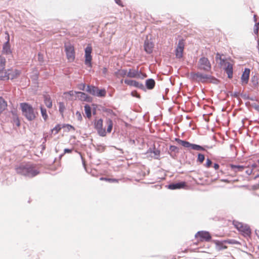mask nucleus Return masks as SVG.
<instances>
[{
	"label": "nucleus",
	"instance_id": "obj_1",
	"mask_svg": "<svg viewBox=\"0 0 259 259\" xmlns=\"http://www.w3.org/2000/svg\"><path fill=\"white\" fill-rule=\"evenodd\" d=\"M17 172L25 176L33 177L39 172L38 167L34 164H26L21 165L16 168Z\"/></svg>",
	"mask_w": 259,
	"mask_h": 259
},
{
	"label": "nucleus",
	"instance_id": "obj_2",
	"mask_svg": "<svg viewBox=\"0 0 259 259\" xmlns=\"http://www.w3.org/2000/svg\"><path fill=\"white\" fill-rule=\"evenodd\" d=\"M20 107L23 114L28 120H33L36 118L37 113L34 111V109L30 104L27 103H22L20 104Z\"/></svg>",
	"mask_w": 259,
	"mask_h": 259
},
{
	"label": "nucleus",
	"instance_id": "obj_3",
	"mask_svg": "<svg viewBox=\"0 0 259 259\" xmlns=\"http://www.w3.org/2000/svg\"><path fill=\"white\" fill-rule=\"evenodd\" d=\"M233 224L235 227L245 237H250L251 231L250 227L246 225H244L241 223L238 222H234Z\"/></svg>",
	"mask_w": 259,
	"mask_h": 259
},
{
	"label": "nucleus",
	"instance_id": "obj_4",
	"mask_svg": "<svg viewBox=\"0 0 259 259\" xmlns=\"http://www.w3.org/2000/svg\"><path fill=\"white\" fill-rule=\"evenodd\" d=\"M175 141L179 144L183 146L185 148H191L192 149L196 150V151H204L205 148L203 147L194 144H191L189 142L182 140L179 138H176Z\"/></svg>",
	"mask_w": 259,
	"mask_h": 259
},
{
	"label": "nucleus",
	"instance_id": "obj_5",
	"mask_svg": "<svg viewBox=\"0 0 259 259\" xmlns=\"http://www.w3.org/2000/svg\"><path fill=\"white\" fill-rule=\"evenodd\" d=\"M20 70L16 69H9L6 70L5 75L3 76L2 80L14 79L17 78L20 75Z\"/></svg>",
	"mask_w": 259,
	"mask_h": 259
},
{
	"label": "nucleus",
	"instance_id": "obj_6",
	"mask_svg": "<svg viewBox=\"0 0 259 259\" xmlns=\"http://www.w3.org/2000/svg\"><path fill=\"white\" fill-rule=\"evenodd\" d=\"M94 127L100 136L105 137L106 135V130L103 127V120L102 119L95 120Z\"/></svg>",
	"mask_w": 259,
	"mask_h": 259
},
{
	"label": "nucleus",
	"instance_id": "obj_7",
	"mask_svg": "<svg viewBox=\"0 0 259 259\" xmlns=\"http://www.w3.org/2000/svg\"><path fill=\"white\" fill-rule=\"evenodd\" d=\"M195 238L197 239L198 242H208L211 239L210 233L207 231H199L195 235Z\"/></svg>",
	"mask_w": 259,
	"mask_h": 259
},
{
	"label": "nucleus",
	"instance_id": "obj_8",
	"mask_svg": "<svg viewBox=\"0 0 259 259\" xmlns=\"http://www.w3.org/2000/svg\"><path fill=\"white\" fill-rule=\"evenodd\" d=\"M65 50L68 60L69 62H73L75 59L74 47L71 44L65 46Z\"/></svg>",
	"mask_w": 259,
	"mask_h": 259
},
{
	"label": "nucleus",
	"instance_id": "obj_9",
	"mask_svg": "<svg viewBox=\"0 0 259 259\" xmlns=\"http://www.w3.org/2000/svg\"><path fill=\"white\" fill-rule=\"evenodd\" d=\"M127 76L131 78H144L147 77V75L139 71L138 68L137 69H130L127 71Z\"/></svg>",
	"mask_w": 259,
	"mask_h": 259
},
{
	"label": "nucleus",
	"instance_id": "obj_10",
	"mask_svg": "<svg viewBox=\"0 0 259 259\" xmlns=\"http://www.w3.org/2000/svg\"><path fill=\"white\" fill-rule=\"evenodd\" d=\"M199 68L205 71H209L211 69V65L207 58L202 57L199 61Z\"/></svg>",
	"mask_w": 259,
	"mask_h": 259
},
{
	"label": "nucleus",
	"instance_id": "obj_11",
	"mask_svg": "<svg viewBox=\"0 0 259 259\" xmlns=\"http://www.w3.org/2000/svg\"><path fill=\"white\" fill-rule=\"evenodd\" d=\"M92 52V48L90 45H89L85 49V61L84 63L89 67L92 66V57L91 53Z\"/></svg>",
	"mask_w": 259,
	"mask_h": 259
},
{
	"label": "nucleus",
	"instance_id": "obj_12",
	"mask_svg": "<svg viewBox=\"0 0 259 259\" xmlns=\"http://www.w3.org/2000/svg\"><path fill=\"white\" fill-rule=\"evenodd\" d=\"M226 243L229 244H237V242L232 240H225L224 241H220L217 240L214 241V243L219 250L227 248V246L225 245V243Z\"/></svg>",
	"mask_w": 259,
	"mask_h": 259
},
{
	"label": "nucleus",
	"instance_id": "obj_13",
	"mask_svg": "<svg viewBox=\"0 0 259 259\" xmlns=\"http://www.w3.org/2000/svg\"><path fill=\"white\" fill-rule=\"evenodd\" d=\"M184 48V42L183 39L179 41L178 45L176 50V55L177 58H181L183 56Z\"/></svg>",
	"mask_w": 259,
	"mask_h": 259
},
{
	"label": "nucleus",
	"instance_id": "obj_14",
	"mask_svg": "<svg viewBox=\"0 0 259 259\" xmlns=\"http://www.w3.org/2000/svg\"><path fill=\"white\" fill-rule=\"evenodd\" d=\"M6 60L5 57L0 56V80L3 78L5 75L6 70L5 69Z\"/></svg>",
	"mask_w": 259,
	"mask_h": 259
},
{
	"label": "nucleus",
	"instance_id": "obj_15",
	"mask_svg": "<svg viewBox=\"0 0 259 259\" xmlns=\"http://www.w3.org/2000/svg\"><path fill=\"white\" fill-rule=\"evenodd\" d=\"M193 77L198 79L201 82L206 81L210 78V76L207 74H203L201 73L197 72L194 73L193 75Z\"/></svg>",
	"mask_w": 259,
	"mask_h": 259
},
{
	"label": "nucleus",
	"instance_id": "obj_16",
	"mask_svg": "<svg viewBox=\"0 0 259 259\" xmlns=\"http://www.w3.org/2000/svg\"><path fill=\"white\" fill-rule=\"evenodd\" d=\"M250 71L249 69H245L241 77L242 84H246L248 83Z\"/></svg>",
	"mask_w": 259,
	"mask_h": 259
},
{
	"label": "nucleus",
	"instance_id": "obj_17",
	"mask_svg": "<svg viewBox=\"0 0 259 259\" xmlns=\"http://www.w3.org/2000/svg\"><path fill=\"white\" fill-rule=\"evenodd\" d=\"M186 186V183L185 182H181L177 183H172L168 186V188L170 190L180 189L184 188Z\"/></svg>",
	"mask_w": 259,
	"mask_h": 259
},
{
	"label": "nucleus",
	"instance_id": "obj_18",
	"mask_svg": "<svg viewBox=\"0 0 259 259\" xmlns=\"http://www.w3.org/2000/svg\"><path fill=\"white\" fill-rule=\"evenodd\" d=\"M223 62L225 63V66H226L225 69L226 73L228 74V76L229 78H232L233 77V65L229 62H225L223 61Z\"/></svg>",
	"mask_w": 259,
	"mask_h": 259
},
{
	"label": "nucleus",
	"instance_id": "obj_19",
	"mask_svg": "<svg viewBox=\"0 0 259 259\" xmlns=\"http://www.w3.org/2000/svg\"><path fill=\"white\" fill-rule=\"evenodd\" d=\"M124 83L130 86H133L140 89H142L144 87L142 83L136 80L125 79Z\"/></svg>",
	"mask_w": 259,
	"mask_h": 259
},
{
	"label": "nucleus",
	"instance_id": "obj_20",
	"mask_svg": "<svg viewBox=\"0 0 259 259\" xmlns=\"http://www.w3.org/2000/svg\"><path fill=\"white\" fill-rule=\"evenodd\" d=\"M75 93L78 95L77 97L80 101L87 102L91 101V98L85 93L80 92H75Z\"/></svg>",
	"mask_w": 259,
	"mask_h": 259
},
{
	"label": "nucleus",
	"instance_id": "obj_21",
	"mask_svg": "<svg viewBox=\"0 0 259 259\" xmlns=\"http://www.w3.org/2000/svg\"><path fill=\"white\" fill-rule=\"evenodd\" d=\"M154 45L152 42H150L149 40H146L144 43V50L149 54L152 52Z\"/></svg>",
	"mask_w": 259,
	"mask_h": 259
},
{
	"label": "nucleus",
	"instance_id": "obj_22",
	"mask_svg": "<svg viewBox=\"0 0 259 259\" xmlns=\"http://www.w3.org/2000/svg\"><path fill=\"white\" fill-rule=\"evenodd\" d=\"M7 34L8 35V40L3 46V52L6 54H9L11 53L10 45L9 44L10 37L9 34L8 33H7Z\"/></svg>",
	"mask_w": 259,
	"mask_h": 259
},
{
	"label": "nucleus",
	"instance_id": "obj_23",
	"mask_svg": "<svg viewBox=\"0 0 259 259\" xmlns=\"http://www.w3.org/2000/svg\"><path fill=\"white\" fill-rule=\"evenodd\" d=\"M229 167L231 168V170L234 172L235 173L242 171L245 168V166H244L239 165H234L233 164H230L229 165Z\"/></svg>",
	"mask_w": 259,
	"mask_h": 259
},
{
	"label": "nucleus",
	"instance_id": "obj_24",
	"mask_svg": "<svg viewBox=\"0 0 259 259\" xmlns=\"http://www.w3.org/2000/svg\"><path fill=\"white\" fill-rule=\"evenodd\" d=\"M7 107V102L4 99L0 97V114L5 111Z\"/></svg>",
	"mask_w": 259,
	"mask_h": 259
},
{
	"label": "nucleus",
	"instance_id": "obj_25",
	"mask_svg": "<svg viewBox=\"0 0 259 259\" xmlns=\"http://www.w3.org/2000/svg\"><path fill=\"white\" fill-rule=\"evenodd\" d=\"M44 102L46 106L51 108L52 107V102L51 97L49 95L44 96Z\"/></svg>",
	"mask_w": 259,
	"mask_h": 259
},
{
	"label": "nucleus",
	"instance_id": "obj_26",
	"mask_svg": "<svg viewBox=\"0 0 259 259\" xmlns=\"http://www.w3.org/2000/svg\"><path fill=\"white\" fill-rule=\"evenodd\" d=\"M155 82L153 79H148L146 81V86L149 90L153 89L154 88Z\"/></svg>",
	"mask_w": 259,
	"mask_h": 259
},
{
	"label": "nucleus",
	"instance_id": "obj_27",
	"mask_svg": "<svg viewBox=\"0 0 259 259\" xmlns=\"http://www.w3.org/2000/svg\"><path fill=\"white\" fill-rule=\"evenodd\" d=\"M87 91L94 96H96L98 91V88L94 86L88 85Z\"/></svg>",
	"mask_w": 259,
	"mask_h": 259
},
{
	"label": "nucleus",
	"instance_id": "obj_28",
	"mask_svg": "<svg viewBox=\"0 0 259 259\" xmlns=\"http://www.w3.org/2000/svg\"><path fill=\"white\" fill-rule=\"evenodd\" d=\"M106 124L107 126V132L108 133H110L112 131L113 127L112 120L110 118H108L106 121Z\"/></svg>",
	"mask_w": 259,
	"mask_h": 259
},
{
	"label": "nucleus",
	"instance_id": "obj_29",
	"mask_svg": "<svg viewBox=\"0 0 259 259\" xmlns=\"http://www.w3.org/2000/svg\"><path fill=\"white\" fill-rule=\"evenodd\" d=\"M127 71L125 69H120L118 70L116 73V75L117 77H124L125 76H127Z\"/></svg>",
	"mask_w": 259,
	"mask_h": 259
},
{
	"label": "nucleus",
	"instance_id": "obj_30",
	"mask_svg": "<svg viewBox=\"0 0 259 259\" xmlns=\"http://www.w3.org/2000/svg\"><path fill=\"white\" fill-rule=\"evenodd\" d=\"M84 112L87 117L88 118H91L92 116V111L91 108L89 105H85L84 106Z\"/></svg>",
	"mask_w": 259,
	"mask_h": 259
},
{
	"label": "nucleus",
	"instance_id": "obj_31",
	"mask_svg": "<svg viewBox=\"0 0 259 259\" xmlns=\"http://www.w3.org/2000/svg\"><path fill=\"white\" fill-rule=\"evenodd\" d=\"M62 128V126H61L60 124L56 125L55 127L52 130V134L54 135L57 134L61 131Z\"/></svg>",
	"mask_w": 259,
	"mask_h": 259
},
{
	"label": "nucleus",
	"instance_id": "obj_32",
	"mask_svg": "<svg viewBox=\"0 0 259 259\" xmlns=\"http://www.w3.org/2000/svg\"><path fill=\"white\" fill-rule=\"evenodd\" d=\"M40 108L41 115H42L44 119L46 121L47 120L48 117L47 113V110L46 109L43 108L42 106H41L40 107Z\"/></svg>",
	"mask_w": 259,
	"mask_h": 259
},
{
	"label": "nucleus",
	"instance_id": "obj_33",
	"mask_svg": "<svg viewBox=\"0 0 259 259\" xmlns=\"http://www.w3.org/2000/svg\"><path fill=\"white\" fill-rule=\"evenodd\" d=\"M106 94V92L105 89L99 90L98 89V91L96 94V96L98 97H105Z\"/></svg>",
	"mask_w": 259,
	"mask_h": 259
},
{
	"label": "nucleus",
	"instance_id": "obj_34",
	"mask_svg": "<svg viewBox=\"0 0 259 259\" xmlns=\"http://www.w3.org/2000/svg\"><path fill=\"white\" fill-rule=\"evenodd\" d=\"M65 109V106L63 102H59V110L60 112L62 114V115L63 114L64 111Z\"/></svg>",
	"mask_w": 259,
	"mask_h": 259
},
{
	"label": "nucleus",
	"instance_id": "obj_35",
	"mask_svg": "<svg viewBox=\"0 0 259 259\" xmlns=\"http://www.w3.org/2000/svg\"><path fill=\"white\" fill-rule=\"evenodd\" d=\"M62 128H66V129L68 131H75V128L72 126L70 124H63L62 125Z\"/></svg>",
	"mask_w": 259,
	"mask_h": 259
},
{
	"label": "nucleus",
	"instance_id": "obj_36",
	"mask_svg": "<svg viewBox=\"0 0 259 259\" xmlns=\"http://www.w3.org/2000/svg\"><path fill=\"white\" fill-rule=\"evenodd\" d=\"M205 159L204 155L203 154L199 153L197 157V161L200 163H202Z\"/></svg>",
	"mask_w": 259,
	"mask_h": 259
},
{
	"label": "nucleus",
	"instance_id": "obj_37",
	"mask_svg": "<svg viewBox=\"0 0 259 259\" xmlns=\"http://www.w3.org/2000/svg\"><path fill=\"white\" fill-rule=\"evenodd\" d=\"M212 163L211 160L210 159L207 158L205 163L204 164V166L206 168H209L211 167Z\"/></svg>",
	"mask_w": 259,
	"mask_h": 259
},
{
	"label": "nucleus",
	"instance_id": "obj_38",
	"mask_svg": "<svg viewBox=\"0 0 259 259\" xmlns=\"http://www.w3.org/2000/svg\"><path fill=\"white\" fill-rule=\"evenodd\" d=\"M119 180L116 179H107V181L109 183H118Z\"/></svg>",
	"mask_w": 259,
	"mask_h": 259
},
{
	"label": "nucleus",
	"instance_id": "obj_39",
	"mask_svg": "<svg viewBox=\"0 0 259 259\" xmlns=\"http://www.w3.org/2000/svg\"><path fill=\"white\" fill-rule=\"evenodd\" d=\"M252 81L253 82V84L255 85H256L258 84L257 78L255 76H253L252 78Z\"/></svg>",
	"mask_w": 259,
	"mask_h": 259
},
{
	"label": "nucleus",
	"instance_id": "obj_40",
	"mask_svg": "<svg viewBox=\"0 0 259 259\" xmlns=\"http://www.w3.org/2000/svg\"><path fill=\"white\" fill-rule=\"evenodd\" d=\"M254 32L256 34H258V24H255L254 27Z\"/></svg>",
	"mask_w": 259,
	"mask_h": 259
},
{
	"label": "nucleus",
	"instance_id": "obj_41",
	"mask_svg": "<svg viewBox=\"0 0 259 259\" xmlns=\"http://www.w3.org/2000/svg\"><path fill=\"white\" fill-rule=\"evenodd\" d=\"M169 149L171 151H177L178 150V148H177V147L175 146H170V148H169Z\"/></svg>",
	"mask_w": 259,
	"mask_h": 259
},
{
	"label": "nucleus",
	"instance_id": "obj_42",
	"mask_svg": "<svg viewBox=\"0 0 259 259\" xmlns=\"http://www.w3.org/2000/svg\"><path fill=\"white\" fill-rule=\"evenodd\" d=\"M85 84L81 83L78 85V88L81 90H84L85 89Z\"/></svg>",
	"mask_w": 259,
	"mask_h": 259
},
{
	"label": "nucleus",
	"instance_id": "obj_43",
	"mask_svg": "<svg viewBox=\"0 0 259 259\" xmlns=\"http://www.w3.org/2000/svg\"><path fill=\"white\" fill-rule=\"evenodd\" d=\"M253 172V168H249L246 170V173L248 175H250Z\"/></svg>",
	"mask_w": 259,
	"mask_h": 259
},
{
	"label": "nucleus",
	"instance_id": "obj_44",
	"mask_svg": "<svg viewBox=\"0 0 259 259\" xmlns=\"http://www.w3.org/2000/svg\"><path fill=\"white\" fill-rule=\"evenodd\" d=\"M38 59L39 62H43V56L42 55L39 53L38 54Z\"/></svg>",
	"mask_w": 259,
	"mask_h": 259
},
{
	"label": "nucleus",
	"instance_id": "obj_45",
	"mask_svg": "<svg viewBox=\"0 0 259 259\" xmlns=\"http://www.w3.org/2000/svg\"><path fill=\"white\" fill-rule=\"evenodd\" d=\"M64 95H69V96H73V95H74V92H73V91H69V92H65V93H64Z\"/></svg>",
	"mask_w": 259,
	"mask_h": 259
},
{
	"label": "nucleus",
	"instance_id": "obj_46",
	"mask_svg": "<svg viewBox=\"0 0 259 259\" xmlns=\"http://www.w3.org/2000/svg\"><path fill=\"white\" fill-rule=\"evenodd\" d=\"M116 3L118 4L119 6H120L121 7H123V5H122V3L121 1V0H115Z\"/></svg>",
	"mask_w": 259,
	"mask_h": 259
},
{
	"label": "nucleus",
	"instance_id": "obj_47",
	"mask_svg": "<svg viewBox=\"0 0 259 259\" xmlns=\"http://www.w3.org/2000/svg\"><path fill=\"white\" fill-rule=\"evenodd\" d=\"M72 149H64V153H70L72 152Z\"/></svg>",
	"mask_w": 259,
	"mask_h": 259
},
{
	"label": "nucleus",
	"instance_id": "obj_48",
	"mask_svg": "<svg viewBox=\"0 0 259 259\" xmlns=\"http://www.w3.org/2000/svg\"><path fill=\"white\" fill-rule=\"evenodd\" d=\"M220 167V165L218 164V163H214V165H213V168L215 169V170H218L219 169Z\"/></svg>",
	"mask_w": 259,
	"mask_h": 259
},
{
	"label": "nucleus",
	"instance_id": "obj_49",
	"mask_svg": "<svg viewBox=\"0 0 259 259\" xmlns=\"http://www.w3.org/2000/svg\"><path fill=\"white\" fill-rule=\"evenodd\" d=\"M102 71H103V73L105 74L107 72V69L106 68L104 67V68H103Z\"/></svg>",
	"mask_w": 259,
	"mask_h": 259
},
{
	"label": "nucleus",
	"instance_id": "obj_50",
	"mask_svg": "<svg viewBox=\"0 0 259 259\" xmlns=\"http://www.w3.org/2000/svg\"><path fill=\"white\" fill-rule=\"evenodd\" d=\"M107 179L108 178L102 177V178H100V180L101 181H105L107 182Z\"/></svg>",
	"mask_w": 259,
	"mask_h": 259
},
{
	"label": "nucleus",
	"instance_id": "obj_51",
	"mask_svg": "<svg viewBox=\"0 0 259 259\" xmlns=\"http://www.w3.org/2000/svg\"><path fill=\"white\" fill-rule=\"evenodd\" d=\"M76 114H78V117L80 118H81V114L80 113H79L78 112H76Z\"/></svg>",
	"mask_w": 259,
	"mask_h": 259
},
{
	"label": "nucleus",
	"instance_id": "obj_52",
	"mask_svg": "<svg viewBox=\"0 0 259 259\" xmlns=\"http://www.w3.org/2000/svg\"><path fill=\"white\" fill-rule=\"evenodd\" d=\"M252 167H253V168H252L253 169V168L256 167V165H255V164H253V165H252Z\"/></svg>",
	"mask_w": 259,
	"mask_h": 259
},
{
	"label": "nucleus",
	"instance_id": "obj_53",
	"mask_svg": "<svg viewBox=\"0 0 259 259\" xmlns=\"http://www.w3.org/2000/svg\"><path fill=\"white\" fill-rule=\"evenodd\" d=\"M259 177V175L256 176V178Z\"/></svg>",
	"mask_w": 259,
	"mask_h": 259
}]
</instances>
